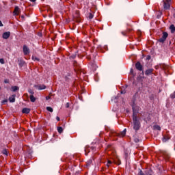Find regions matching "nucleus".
I'll list each match as a JSON object with an SVG mask.
<instances>
[{
  "label": "nucleus",
  "mask_w": 175,
  "mask_h": 175,
  "mask_svg": "<svg viewBox=\"0 0 175 175\" xmlns=\"http://www.w3.org/2000/svg\"><path fill=\"white\" fill-rule=\"evenodd\" d=\"M133 129L135 132H137L140 129V121L137 119V116H134L133 117Z\"/></svg>",
  "instance_id": "f257e3e1"
},
{
  "label": "nucleus",
  "mask_w": 175,
  "mask_h": 175,
  "mask_svg": "<svg viewBox=\"0 0 175 175\" xmlns=\"http://www.w3.org/2000/svg\"><path fill=\"white\" fill-rule=\"evenodd\" d=\"M109 136H118V137H124L126 135V129H124L120 133H117L113 131H110Z\"/></svg>",
  "instance_id": "f03ea898"
},
{
  "label": "nucleus",
  "mask_w": 175,
  "mask_h": 175,
  "mask_svg": "<svg viewBox=\"0 0 175 175\" xmlns=\"http://www.w3.org/2000/svg\"><path fill=\"white\" fill-rule=\"evenodd\" d=\"M154 174V171L151 169H148L143 172V170H140L138 172V175H152Z\"/></svg>",
  "instance_id": "7ed1b4c3"
},
{
  "label": "nucleus",
  "mask_w": 175,
  "mask_h": 175,
  "mask_svg": "<svg viewBox=\"0 0 175 175\" xmlns=\"http://www.w3.org/2000/svg\"><path fill=\"white\" fill-rule=\"evenodd\" d=\"M167 36H169V34L167 33V32L164 31L163 32V36H161V38L159 39V42L160 43H165V41L166 40V39H167Z\"/></svg>",
  "instance_id": "20e7f679"
},
{
  "label": "nucleus",
  "mask_w": 175,
  "mask_h": 175,
  "mask_svg": "<svg viewBox=\"0 0 175 175\" xmlns=\"http://www.w3.org/2000/svg\"><path fill=\"white\" fill-rule=\"evenodd\" d=\"M132 109H133V118L134 116H137L136 114L139 113V107L135 105V100L133 101Z\"/></svg>",
  "instance_id": "39448f33"
},
{
  "label": "nucleus",
  "mask_w": 175,
  "mask_h": 175,
  "mask_svg": "<svg viewBox=\"0 0 175 175\" xmlns=\"http://www.w3.org/2000/svg\"><path fill=\"white\" fill-rule=\"evenodd\" d=\"M163 6L164 10H169V9H170V3H168L165 1H163Z\"/></svg>",
  "instance_id": "423d86ee"
},
{
  "label": "nucleus",
  "mask_w": 175,
  "mask_h": 175,
  "mask_svg": "<svg viewBox=\"0 0 175 175\" xmlns=\"http://www.w3.org/2000/svg\"><path fill=\"white\" fill-rule=\"evenodd\" d=\"M23 50L24 55H28V54L31 53V51H29V48H28L27 45H23Z\"/></svg>",
  "instance_id": "0eeeda50"
},
{
  "label": "nucleus",
  "mask_w": 175,
  "mask_h": 175,
  "mask_svg": "<svg viewBox=\"0 0 175 175\" xmlns=\"http://www.w3.org/2000/svg\"><path fill=\"white\" fill-rule=\"evenodd\" d=\"M135 68L137 70H139V72H143V66L140 64V62H137L135 64Z\"/></svg>",
  "instance_id": "6e6552de"
},
{
  "label": "nucleus",
  "mask_w": 175,
  "mask_h": 175,
  "mask_svg": "<svg viewBox=\"0 0 175 175\" xmlns=\"http://www.w3.org/2000/svg\"><path fill=\"white\" fill-rule=\"evenodd\" d=\"M160 153L161 154V155H163V157H164V158H166L167 159H168V158H170V154L166 150H161Z\"/></svg>",
  "instance_id": "1a4fd4ad"
},
{
  "label": "nucleus",
  "mask_w": 175,
  "mask_h": 175,
  "mask_svg": "<svg viewBox=\"0 0 175 175\" xmlns=\"http://www.w3.org/2000/svg\"><path fill=\"white\" fill-rule=\"evenodd\" d=\"M13 13L14 16H18L20 14V8H18V6H16Z\"/></svg>",
  "instance_id": "9d476101"
},
{
  "label": "nucleus",
  "mask_w": 175,
  "mask_h": 175,
  "mask_svg": "<svg viewBox=\"0 0 175 175\" xmlns=\"http://www.w3.org/2000/svg\"><path fill=\"white\" fill-rule=\"evenodd\" d=\"M34 87L36 88V90H46V85H36Z\"/></svg>",
  "instance_id": "9b49d317"
},
{
  "label": "nucleus",
  "mask_w": 175,
  "mask_h": 175,
  "mask_svg": "<svg viewBox=\"0 0 175 175\" xmlns=\"http://www.w3.org/2000/svg\"><path fill=\"white\" fill-rule=\"evenodd\" d=\"M10 37V31L4 32L3 33V39H9Z\"/></svg>",
  "instance_id": "f8f14e48"
},
{
  "label": "nucleus",
  "mask_w": 175,
  "mask_h": 175,
  "mask_svg": "<svg viewBox=\"0 0 175 175\" xmlns=\"http://www.w3.org/2000/svg\"><path fill=\"white\" fill-rule=\"evenodd\" d=\"M152 72H154V68H149L145 71V75L150 76V75H152Z\"/></svg>",
  "instance_id": "ddd939ff"
},
{
  "label": "nucleus",
  "mask_w": 175,
  "mask_h": 175,
  "mask_svg": "<svg viewBox=\"0 0 175 175\" xmlns=\"http://www.w3.org/2000/svg\"><path fill=\"white\" fill-rule=\"evenodd\" d=\"M9 101L11 103H14V102H16V94H12L11 96H10Z\"/></svg>",
  "instance_id": "4468645a"
},
{
  "label": "nucleus",
  "mask_w": 175,
  "mask_h": 175,
  "mask_svg": "<svg viewBox=\"0 0 175 175\" xmlns=\"http://www.w3.org/2000/svg\"><path fill=\"white\" fill-rule=\"evenodd\" d=\"M30 112H31V109L29 108H23L22 110V113L23 114H29Z\"/></svg>",
  "instance_id": "2eb2a0df"
},
{
  "label": "nucleus",
  "mask_w": 175,
  "mask_h": 175,
  "mask_svg": "<svg viewBox=\"0 0 175 175\" xmlns=\"http://www.w3.org/2000/svg\"><path fill=\"white\" fill-rule=\"evenodd\" d=\"M167 140H170V136L169 135H164L162 138L163 143H166Z\"/></svg>",
  "instance_id": "dca6fc26"
},
{
  "label": "nucleus",
  "mask_w": 175,
  "mask_h": 175,
  "mask_svg": "<svg viewBox=\"0 0 175 175\" xmlns=\"http://www.w3.org/2000/svg\"><path fill=\"white\" fill-rule=\"evenodd\" d=\"M90 66L91 69L93 70H96V69H98V66H96V64H95V63H90Z\"/></svg>",
  "instance_id": "f3484780"
},
{
  "label": "nucleus",
  "mask_w": 175,
  "mask_h": 175,
  "mask_svg": "<svg viewBox=\"0 0 175 175\" xmlns=\"http://www.w3.org/2000/svg\"><path fill=\"white\" fill-rule=\"evenodd\" d=\"M18 65L21 66V68H23V66L25 65V62L23 59L18 60Z\"/></svg>",
  "instance_id": "a211bd4d"
},
{
  "label": "nucleus",
  "mask_w": 175,
  "mask_h": 175,
  "mask_svg": "<svg viewBox=\"0 0 175 175\" xmlns=\"http://www.w3.org/2000/svg\"><path fill=\"white\" fill-rule=\"evenodd\" d=\"M170 29L172 33H174V32H175V27H174V25H171L170 26Z\"/></svg>",
  "instance_id": "6ab92c4d"
},
{
  "label": "nucleus",
  "mask_w": 175,
  "mask_h": 175,
  "mask_svg": "<svg viewBox=\"0 0 175 175\" xmlns=\"http://www.w3.org/2000/svg\"><path fill=\"white\" fill-rule=\"evenodd\" d=\"M30 100L32 103H34L36 100V98H35V96H33V95H30Z\"/></svg>",
  "instance_id": "aec40b11"
},
{
  "label": "nucleus",
  "mask_w": 175,
  "mask_h": 175,
  "mask_svg": "<svg viewBox=\"0 0 175 175\" xmlns=\"http://www.w3.org/2000/svg\"><path fill=\"white\" fill-rule=\"evenodd\" d=\"M153 129H155L156 131H161V126L159 125H154Z\"/></svg>",
  "instance_id": "412c9836"
},
{
  "label": "nucleus",
  "mask_w": 175,
  "mask_h": 175,
  "mask_svg": "<svg viewBox=\"0 0 175 175\" xmlns=\"http://www.w3.org/2000/svg\"><path fill=\"white\" fill-rule=\"evenodd\" d=\"M12 90L13 92H16V91H18L19 88L18 86H12Z\"/></svg>",
  "instance_id": "4be33fe9"
},
{
  "label": "nucleus",
  "mask_w": 175,
  "mask_h": 175,
  "mask_svg": "<svg viewBox=\"0 0 175 175\" xmlns=\"http://www.w3.org/2000/svg\"><path fill=\"white\" fill-rule=\"evenodd\" d=\"M77 56V53H74L70 56V59H75L76 57Z\"/></svg>",
  "instance_id": "5701e85b"
},
{
  "label": "nucleus",
  "mask_w": 175,
  "mask_h": 175,
  "mask_svg": "<svg viewBox=\"0 0 175 175\" xmlns=\"http://www.w3.org/2000/svg\"><path fill=\"white\" fill-rule=\"evenodd\" d=\"M57 131L59 133H62V132H64V129H62L61 126H59L57 127Z\"/></svg>",
  "instance_id": "b1692460"
},
{
  "label": "nucleus",
  "mask_w": 175,
  "mask_h": 175,
  "mask_svg": "<svg viewBox=\"0 0 175 175\" xmlns=\"http://www.w3.org/2000/svg\"><path fill=\"white\" fill-rule=\"evenodd\" d=\"M1 153L3 154V155H5L6 157H8V150L7 149H3L1 152Z\"/></svg>",
  "instance_id": "393cba45"
},
{
  "label": "nucleus",
  "mask_w": 175,
  "mask_h": 175,
  "mask_svg": "<svg viewBox=\"0 0 175 175\" xmlns=\"http://www.w3.org/2000/svg\"><path fill=\"white\" fill-rule=\"evenodd\" d=\"M46 110L47 111H50V113H53V111H54L51 107H46Z\"/></svg>",
  "instance_id": "a878e982"
},
{
  "label": "nucleus",
  "mask_w": 175,
  "mask_h": 175,
  "mask_svg": "<svg viewBox=\"0 0 175 175\" xmlns=\"http://www.w3.org/2000/svg\"><path fill=\"white\" fill-rule=\"evenodd\" d=\"M31 59H33V61H40V58H38L37 57H35V56H32Z\"/></svg>",
  "instance_id": "bb28decb"
},
{
  "label": "nucleus",
  "mask_w": 175,
  "mask_h": 175,
  "mask_svg": "<svg viewBox=\"0 0 175 175\" xmlns=\"http://www.w3.org/2000/svg\"><path fill=\"white\" fill-rule=\"evenodd\" d=\"M88 18H90V20H92V18H94V14H92V13H89Z\"/></svg>",
  "instance_id": "cd10ccee"
},
{
  "label": "nucleus",
  "mask_w": 175,
  "mask_h": 175,
  "mask_svg": "<svg viewBox=\"0 0 175 175\" xmlns=\"http://www.w3.org/2000/svg\"><path fill=\"white\" fill-rule=\"evenodd\" d=\"M170 98H172V99H175V92L171 94Z\"/></svg>",
  "instance_id": "c85d7f7f"
},
{
  "label": "nucleus",
  "mask_w": 175,
  "mask_h": 175,
  "mask_svg": "<svg viewBox=\"0 0 175 175\" xmlns=\"http://www.w3.org/2000/svg\"><path fill=\"white\" fill-rule=\"evenodd\" d=\"M91 163H92V160H89L88 162H87V166H90L91 165Z\"/></svg>",
  "instance_id": "c756f323"
},
{
  "label": "nucleus",
  "mask_w": 175,
  "mask_h": 175,
  "mask_svg": "<svg viewBox=\"0 0 175 175\" xmlns=\"http://www.w3.org/2000/svg\"><path fill=\"white\" fill-rule=\"evenodd\" d=\"M0 64H5V59H3V58L0 59Z\"/></svg>",
  "instance_id": "7c9ffc66"
},
{
  "label": "nucleus",
  "mask_w": 175,
  "mask_h": 175,
  "mask_svg": "<svg viewBox=\"0 0 175 175\" xmlns=\"http://www.w3.org/2000/svg\"><path fill=\"white\" fill-rule=\"evenodd\" d=\"M134 142L135 143H139L140 142V139H139V138H135Z\"/></svg>",
  "instance_id": "2f4dec72"
},
{
  "label": "nucleus",
  "mask_w": 175,
  "mask_h": 175,
  "mask_svg": "<svg viewBox=\"0 0 175 175\" xmlns=\"http://www.w3.org/2000/svg\"><path fill=\"white\" fill-rule=\"evenodd\" d=\"M111 165V161L110 160H109V161H107V167H109V166H110Z\"/></svg>",
  "instance_id": "473e14b6"
},
{
  "label": "nucleus",
  "mask_w": 175,
  "mask_h": 175,
  "mask_svg": "<svg viewBox=\"0 0 175 175\" xmlns=\"http://www.w3.org/2000/svg\"><path fill=\"white\" fill-rule=\"evenodd\" d=\"M121 33H122V35H123V36H127V35H126V31H122L121 32Z\"/></svg>",
  "instance_id": "72a5a7b5"
},
{
  "label": "nucleus",
  "mask_w": 175,
  "mask_h": 175,
  "mask_svg": "<svg viewBox=\"0 0 175 175\" xmlns=\"http://www.w3.org/2000/svg\"><path fill=\"white\" fill-rule=\"evenodd\" d=\"M28 92H29V94H31V95H33V94H35V92H33V90L31 89L29 90Z\"/></svg>",
  "instance_id": "f704fd0d"
},
{
  "label": "nucleus",
  "mask_w": 175,
  "mask_h": 175,
  "mask_svg": "<svg viewBox=\"0 0 175 175\" xmlns=\"http://www.w3.org/2000/svg\"><path fill=\"white\" fill-rule=\"evenodd\" d=\"M7 102H8V100H3L2 101H1V105H5V103H7Z\"/></svg>",
  "instance_id": "c9c22d12"
},
{
  "label": "nucleus",
  "mask_w": 175,
  "mask_h": 175,
  "mask_svg": "<svg viewBox=\"0 0 175 175\" xmlns=\"http://www.w3.org/2000/svg\"><path fill=\"white\" fill-rule=\"evenodd\" d=\"M146 59H147L148 61H150V59H151V56H150V55H147V56H146Z\"/></svg>",
  "instance_id": "e433bc0d"
},
{
  "label": "nucleus",
  "mask_w": 175,
  "mask_h": 175,
  "mask_svg": "<svg viewBox=\"0 0 175 175\" xmlns=\"http://www.w3.org/2000/svg\"><path fill=\"white\" fill-rule=\"evenodd\" d=\"M4 83H5V84H9V79H5V80H4Z\"/></svg>",
  "instance_id": "4c0bfd02"
},
{
  "label": "nucleus",
  "mask_w": 175,
  "mask_h": 175,
  "mask_svg": "<svg viewBox=\"0 0 175 175\" xmlns=\"http://www.w3.org/2000/svg\"><path fill=\"white\" fill-rule=\"evenodd\" d=\"M131 31H132V29H127L126 30V33H129V32H131Z\"/></svg>",
  "instance_id": "58836bf2"
},
{
  "label": "nucleus",
  "mask_w": 175,
  "mask_h": 175,
  "mask_svg": "<svg viewBox=\"0 0 175 175\" xmlns=\"http://www.w3.org/2000/svg\"><path fill=\"white\" fill-rule=\"evenodd\" d=\"M130 72L131 75H133V76H135V75L133 74V68L131 69Z\"/></svg>",
  "instance_id": "ea45409f"
},
{
  "label": "nucleus",
  "mask_w": 175,
  "mask_h": 175,
  "mask_svg": "<svg viewBox=\"0 0 175 175\" xmlns=\"http://www.w3.org/2000/svg\"><path fill=\"white\" fill-rule=\"evenodd\" d=\"M73 65H74V66H77V62L74 61Z\"/></svg>",
  "instance_id": "a19ab883"
},
{
  "label": "nucleus",
  "mask_w": 175,
  "mask_h": 175,
  "mask_svg": "<svg viewBox=\"0 0 175 175\" xmlns=\"http://www.w3.org/2000/svg\"><path fill=\"white\" fill-rule=\"evenodd\" d=\"M121 94H126V90H122Z\"/></svg>",
  "instance_id": "79ce46f5"
},
{
  "label": "nucleus",
  "mask_w": 175,
  "mask_h": 175,
  "mask_svg": "<svg viewBox=\"0 0 175 175\" xmlns=\"http://www.w3.org/2000/svg\"><path fill=\"white\" fill-rule=\"evenodd\" d=\"M66 109H69V103H67L66 104Z\"/></svg>",
  "instance_id": "37998d69"
},
{
  "label": "nucleus",
  "mask_w": 175,
  "mask_h": 175,
  "mask_svg": "<svg viewBox=\"0 0 175 175\" xmlns=\"http://www.w3.org/2000/svg\"><path fill=\"white\" fill-rule=\"evenodd\" d=\"M56 120H57V121H60L61 120V119L58 116L56 117Z\"/></svg>",
  "instance_id": "c03bdc74"
},
{
  "label": "nucleus",
  "mask_w": 175,
  "mask_h": 175,
  "mask_svg": "<svg viewBox=\"0 0 175 175\" xmlns=\"http://www.w3.org/2000/svg\"><path fill=\"white\" fill-rule=\"evenodd\" d=\"M124 154L126 155V157H128V153L126 152V150H125V149H124Z\"/></svg>",
  "instance_id": "a18cd8bd"
},
{
  "label": "nucleus",
  "mask_w": 175,
  "mask_h": 175,
  "mask_svg": "<svg viewBox=\"0 0 175 175\" xmlns=\"http://www.w3.org/2000/svg\"><path fill=\"white\" fill-rule=\"evenodd\" d=\"M0 27H3V24L2 23V21H0Z\"/></svg>",
  "instance_id": "49530a36"
},
{
  "label": "nucleus",
  "mask_w": 175,
  "mask_h": 175,
  "mask_svg": "<svg viewBox=\"0 0 175 175\" xmlns=\"http://www.w3.org/2000/svg\"><path fill=\"white\" fill-rule=\"evenodd\" d=\"M170 1H172V0H166V1H165V2H168V3H170Z\"/></svg>",
  "instance_id": "de8ad7c7"
},
{
  "label": "nucleus",
  "mask_w": 175,
  "mask_h": 175,
  "mask_svg": "<svg viewBox=\"0 0 175 175\" xmlns=\"http://www.w3.org/2000/svg\"><path fill=\"white\" fill-rule=\"evenodd\" d=\"M46 100H49V99H50V96H46Z\"/></svg>",
  "instance_id": "09e8293b"
},
{
  "label": "nucleus",
  "mask_w": 175,
  "mask_h": 175,
  "mask_svg": "<svg viewBox=\"0 0 175 175\" xmlns=\"http://www.w3.org/2000/svg\"><path fill=\"white\" fill-rule=\"evenodd\" d=\"M30 2H36V0H29Z\"/></svg>",
  "instance_id": "8fccbe9b"
},
{
  "label": "nucleus",
  "mask_w": 175,
  "mask_h": 175,
  "mask_svg": "<svg viewBox=\"0 0 175 175\" xmlns=\"http://www.w3.org/2000/svg\"><path fill=\"white\" fill-rule=\"evenodd\" d=\"M38 36H42V33H39V34H38Z\"/></svg>",
  "instance_id": "3c124183"
},
{
  "label": "nucleus",
  "mask_w": 175,
  "mask_h": 175,
  "mask_svg": "<svg viewBox=\"0 0 175 175\" xmlns=\"http://www.w3.org/2000/svg\"><path fill=\"white\" fill-rule=\"evenodd\" d=\"M115 99H118V96L115 97Z\"/></svg>",
  "instance_id": "603ef678"
},
{
  "label": "nucleus",
  "mask_w": 175,
  "mask_h": 175,
  "mask_svg": "<svg viewBox=\"0 0 175 175\" xmlns=\"http://www.w3.org/2000/svg\"><path fill=\"white\" fill-rule=\"evenodd\" d=\"M135 95H137V92H136V93L135 94L134 96H135Z\"/></svg>",
  "instance_id": "864d4df0"
},
{
  "label": "nucleus",
  "mask_w": 175,
  "mask_h": 175,
  "mask_svg": "<svg viewBox=\"0 0 175 175\" xmlns=\"http://www.w3.org/2000/svg\"><path fill=\"white\" fill-rule=\"evenodd\" d=\"M0 90H2V88H1V87H0Z\"/></svg>",
  "instance_id": "5fc2aeb1"
}]
</instances>
